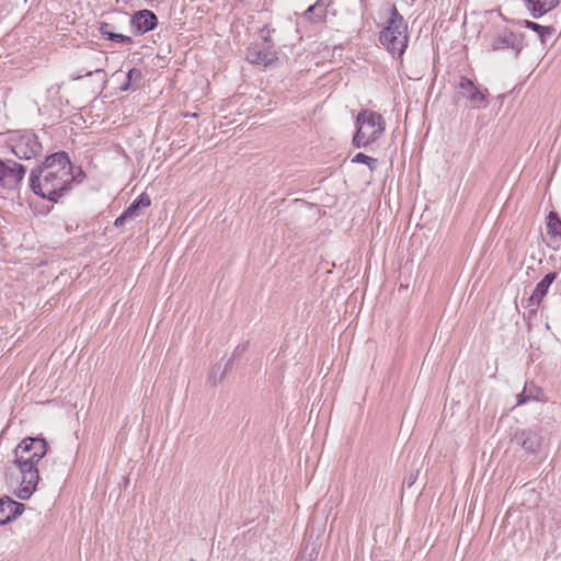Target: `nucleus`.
Segmentation results:
<instances>
[{
    "label": "nucleus",
    "instance_id": "c85d7f7f",
    "mask_svg": "<svg viewBox=\"0 0 561 561\" xmlns=\"http://www.w3.org/2000/svg\"><path fill=\"white\" fill-rule=\"evenodd\" d=\"M77 119H82L81 114H72V124H77Z\"/></svg>",
    "mask_w": 561,
    "mask_h": 561
},
{
    "label": "nucleus",
    "instance_id": "0eeeda50",
    "mask_svg": "<svg viewBox=\"0 0 561 561\" xmlns=\"http://www.w3.org/2000/svg\"><path fill=\"white\" fill-rule=\"evenodd\" d=\"M99 54L94 50L76 53L78 70L72 73V79L78 80L83 76L102 75L105 76L100 58H95Z\"/></svg>",
    "mask_w": 561,
    "mask_h": 561
},
{
    "label": "nucleus",
    "instance_id": "b1692460",
    "mask_svg": "<svg viewBox=\"0 0 561 561\" xmlns=\"http://www.w3.org/2000/svg\"><path fill=\"white\" fill-rule=\"evenodd\" d=\"M333 0H317L316 7L319 8V13L316 14L317 21H323L327 15V8L332 4Z\"/></svg>",
    "mask_w": 561,
    "mask_h": 561
},
{
    "label": "nucleus",
    "instance_id": "dca6fc26",
    "mask_svg": "<svg viewBox=\"0 0 561 561\" xmlns=\"http://www.w3.org/2000/svg\"><path fill=\"white\" fill-rule=\"evenodd\" d=\"M114 28H115L114 25L111 23H107V22L99 23V31L104 38H106L111 42L122 43V44H126V45H130L134 43V41L130 36H127V35L121 34V33H116V32H114Z\"/></svg>",
    "mask_w": 561,
    "mask_h": 561
},
{
    "label": "nucleus",
    "instance_id": "39448f33",
    "mask_svg": "<svg viewBox=\"0 0 561 561\" xmlns=\"http://www.w3.org/2000/svg\"><path fill=\"white\" fill-rule=\"evenodd\" d=\"M9 146L15 157L26 160L37 156L42 149L37 137L31 133L11 136Z\"/></svg>",
    "mask_w": 561,
    "mask_h": 561
},
{
    "label": "nucleus",
    "instance_id": "423d86ee",
    "mask_svg": "<svg viewBox=\"0 0 561 561\" xmlns=\"http://www.w3.org/2000/svg\"><path fill=\"white\" fill-rule=\"evenodd\" d=\"M457 99H466L473 108L485 107L486 90L481 91L476 83L466 77H460L456 84Z\"/></svg>",
    "mask_w": 561,
    "mask_h": 561
},
{
    "label": "nucleus",
    "instance_id": "f8f14e48",
    "mask_svg": "<svg viewBox=\"0 0 561 561\" xmlns=\"http://www.w3.org/2000/svg\"><path fill=\"white\" fill-rule=\"evenodd\" d=\"M557 278V273H548L536 286L531 296L528 298L526 308L530 309L531 313L537 311L542 298L547 295L550 285Z\"/></svg>",
    "mask_w": 561,
    "mask_h": 561
},
{
    "label": "nucleus",
    "instance_id": "9d476101",
    "mask_svg": "<svg viewBox=\"0 0 561 561\" xmlns=\"http://www.w3.org/2000/svg\"><path fill=\"white\" fill-rule=\"evenodd\" d=\"M523 48L522 41L518 35L513 32L505 31L504 33L493 36L490 39L486 50L500 51L505 49H513L515 56H518Z\"/></svg>",
    "mask_w": 561,
    "mask_h": 561
},
{
    "label": "nucleus",
    "instance_id": "f257e3e1",
    "mask_svg": "<svg viewBox=\"0 0 561 561\" xmlns=\"http://www.w3.org/2000/svg\"><path fill=\"white\" fill-rule=\"evenodd\" d=\"M47 443L41 437H25L14 449L13 463L19 470L18 488L14 494L28 500L39 482L38 463L47 454Z\"/></svg>",
    "mask_w": 561,
    "mask_h": 561
},
{
    "label": "nucleus",
    "instance_id": "f03ea898",
    "mask_svg": "<svg viewBox=\"0 0 561 561\" xmlns=\"http://www.w3.org/2000/svg\"><path fill=\"white\" fill-rule=\"evenodd\" d=\"M70 175V159L65 151L48 156L43 164L32 172L31 187L44 198L56 201L67 191Z\"/></svg>",
    "mask_w": 561,
    "mask_h": 561
},
{
    "label": "nucleus",
    "instance_id": "412c9836",
    "mask_svg": "<svg viewBox=\"0 0 561 561\" xmlns=\"http://www.w3.org/2000/svg\"><path fill=\"white\" fill-rule=\"evenodd\" d=\"M524 26L536 32L539 35L541 42H543V33H548L550 36L556 31L553 26H543V25H540L536 22L528 21V20L524 21Z\"/></svg>",
    "mask_w": 561,
    "mask_h": 561
},
{
    "label": "nucleus",
    "instance_id": "6ab92c4d",
    "mask_svg": "<svg viewBox=\"0 0 561 561\" xmlns=\"http://www.w3.org/2000/svg\"><path fill=\"white\" fill-rule=\"evenodd\" d=\"M547 231L549 234L561 237V219L554 211H550L547 217Z\"/></svg>",
    "mask_w": 561,
    "mask_h": 561
},
{
    "label": "nucleus",
    "instance_id": "7c9ffc66",
    "mask_svg": "<svg viewBox=\"0 0 561 561\" xmlns=\"http://www.w3.org/2000/svg\"><path fill=\"white\" fill-rule=\"evenodd\" d=\"M547 35H549V34H548V33H543V42H542V43H545V42H546V36H547Z\"/></svg>",
    "mask_w": 561,
    "mask_h": 561
},
{
    "label": "nucleus",
    "instance_id": "9b49d317",
    "mask_svg": "<svg viewBox=\"0 0 561 561\" xmlns=\"http://www.w3.org/2000/svg\"><path fill=\"white\" fill-rule=\"evenodd\" d=\"M158 25V16L150 10L136 11L130 18V27L135 35H142Z\"/></svg>",
    "mask_w": 561,
    "mask_h": 561
},
{
    "label": "nucleus",
    "instance_id": "7ed1b4c3",
    "mask_svg": "<svg viewBox=\"0 0 561 561\" xmlns=\"http://www.w3.org/2000/svg\"><path fill=\"white\" fill-rule=\"evenodd\" d=\"M380 43L392 55L401 58L408 47V25L396 5H391L387 25L379 35Z\"/></svg>",
    "mask_w": 561,
    "mask_h": 561
},
{
    "label": "nucleus",
    "instance_id": "f3484780",
    "mask_svg": "<svg viewBox=\"0 0 561 561\" xmlns=\"http://www.w3.org/2000/svg\"><path fill=\"white\" fill-rule=\"evenodd\" d=\"M151 204V198L148 194H140L125 210L124 213L127 215L129 219L137 217L139 210L141 208H147Z\"/></svg>",
    "mask_w": 561,
    "mask_h": 561
},
{
    "label": "nucleus",
    "instance_id": "2eb2a0df",
    "mask_svg": "<svg viewBox=\"0 0 561 561\" xmlns=\"http://www.w3.org/2000/svg\"><path fill=\"white\" fill-rule=\"evenodd\" d=\"M533 18L537 19L557 8L560 0H525Z\"/></svg>",
    "mask_w": 561,
    "mask_h": 561
},
{
    "label": "nucleus",
    "instance_id": "bb28decb",
    "mask_svg": "<svg viewBox=\"0 0 561 561\" xmlns=\"http://www.w3.org/2000/svg\"><path fill=\"white\" fill-rule=\"evenodd\" d=\"M85 178V173L82 171L81 167L72 165V183H81Z\"/></svg>",
    "mask_w": 561,
    "mask_h": 561
},
{
    "label": "nucleus",
    "instance_id": "ddd939ff",
    "mask_svg": "<svg viewBox=\"0 0 561 561\" xmlns=\"http://www.w3.org/2000/svg\"><path fill=\"white\" fill-rule=\"evenodd\" d=\"M514 440L529 454L537 453L541 445V436L535 430H523L517 432Z\"/></svg>",
    "mask_w": 561,
    "mask_h": 561
},
{
    "label": "nucleus",
    "instance_id": "c756f323",
    "mask_svg": "<svg viewBox=\"0 0 561 561\" xmlns=\"http://www.w3.org/2000/svg\"><path fill=\"white\" fill-rule=\"evenodd\" d=\"M415 481V478L410 477V480L408 481V486L410 488Z\"/></svg>",
    "mask_w": 561,
    "mask_h": 561
},
{
    "label": "nucleus",
    "instance_id": "5701e85b",
    "mask_svg": "<svg viewBox=\"0 0 561 561\" xmlns=\"http://www.w3.org/2000/svg\"><path fill=\"white\" fill-rule=\"evenodd\" d=\"M353 162L367 164L370 170H374L377 164V159L359 152L353 158Z\"/></svg>",
    "mask_w": 561,
    "mask_h": 561
},
{
    "label": "nucleus",
    "instance_id": "aec40b11",
    "mask_svg": "<svg viewBox=\"0 0 561 561\" xmlns=\"http://www.w3.org/2000/svg\"><path fill=\"white\" fill-rule=\"evenodd\" d=\"M539 392V389L530 383H526L525 387H524V390L520 394H518L517 397V404H524L526 402H528L529 400H535L537 399V393Z\"/></svg>",
    "mask_w": 561,
    "mask_h": 561
},
{
    "label": "nucleus",
    "instance_id": "4468645a",
    "mask_svg": "<svg viewBox=\"0 0 561 561\" xmlns=\"http://www.w3.org/2000/svg\"><path fill=\"white\" fill-rule=\"evenodd\" d=\"M24 511L22 503L15 502L9 496L0 497V524L4 525L20 516Z\"/></svg>",
    "mask_w": 561,
    "mask_h": 561
},
{
    "label": "nucleus",
    "instance_id": "4be33fe9",
    "mask_svg": "<svg viewBox=\"0 0 561 561\" xmlns=\"http://www.w3.org/2000/svg\"><path fill=\"white\" fill-rule=\"evenodd\" d=\"M319 556V547L316 543L306 545L302 559L306 561H316Z\"/></svg>",
    "mask_w": 561,
    "mask_h": 561
},
{
    "label": "nucleus",
    "instance_id": "6e6552de",
    "mask_svg": "<svg viewBox=\"0 0 561 561\" xmlns=\"http://www.w3.org/2000/svg\"><path fill=\"white\" fill-rule=\"evenodd\" d=\"M265 44H253L247 49L245 58L250 64L268 67L277 60V53L268 45V35L263 36Z\"/></svg>",
    "mask_w": 561,
    "mask_h": 561
},
{
    "label": "nucleus",
    "instance_id": "cd10ccee",
    "mask_svg": "<svg viewBox=\"0 0 561 561\" xmlns=\"http://www.w3.org/2000/svg\"><path fill=\"white\" fill-rule=\"evenodd\" d=\"M129 220V218L127 217V215L123 211L122 215L119 217H117L115 219V222H114V226L116 228H121L125 225V222Z\"/></svg>",
    "mask_w": 561,
    "mask_h": 561
},
{
    "label": "nucleus",
    "instance_id": "393cba45",
    "mask_svg": "<svg viewBox=\"0 0 561 561\" xmlns=\"http://www.w3.org/2000/svg\"><path fill=\"white\" fill-rule=\"evenodd\" d=\"M231 363H232V358H230V359H228V360H227V363H226V365H225V368H224L222 373L220 374L219 378H216L215 373H211V374H210V376H209L208 381H209L213 386H215V385H217L218 382H220V381L224 379V377H225V375H226V371L230 368Z\"/></svg>",
    "mask_w": 561,
    "mask_h": 561
},
{
    "label": "nucleus",
    "instance_id": "a211bd4d",
    "mask_svg": "<svg viewBox=\"0 0 561 561\" xmlns=\"http://www.w3.org/2000/svg\"><path fill=\"white\" fill-rule=\"evenodd\" d=\"M142 72L138 68H131L126 73V82L121 87L122 91H136L139 89L142 81Z\"/></svg>",
    "mask_w": 561,
    "mask_h": 561
},
{
    "label": "nucleus",
    "instance_id": "20e7f679",
    "mask_svg": "<svg viewBox=\"0 0 561 561\" xmlns=\"http://www.w3.org/2000/svg\"><path fill=\"white\" fill-rule=\"evenodd\" d=\"M356 125L357 131L353 138V145L358 148L378 140L386 129L382 115L370 110H362L358 113Z\"/></svg>",
    "mask_w": 561,
    "mask_h": 561
},
{
    "label": "nucleus",
    "instance_id": "2f4dec72",
    "mask_svg": "<svg viewBox=\"0 0 561 561\" xmlns=\"http://www.w3.org/2000/svg\"><path fill=\"white\" fill-rule=\"evenodd\" d=\"M560 238H561V236H560Z\"/></svg>",
    "mask_w": 561,
    "mask_h": 561
},
{
    "label": "nucleus",
    "instance_id": "a878e982",
    "mask_svg": "<svg viewBox=\"0 0 561 561\" xmlns=\"http://www.w3.org/2000/svg\"><path fill=\"white\" fill-rule=\"evenodd\" d=\"M319 13V8L316 7V3L310 5L305 12H304V18L313 22V23H318L319 21L314 20L316 19V14Z\"/></svg>",
    "mask_w": 561,
    "mask_h": 561
},
{
    "label": "nucleus",
    "instance_id": "1a4fd4ad",
    "mask_svg": "<svg viewBox=\"0 0 561 561\" xmlns=\"http://www.w3.org/2000/svg\"><path fill=\"white\" fill-rule=\"evenodd\" d=\"M25 174V169L18 162H5L0 159V186L14 188L19 185Z\"/></svg>",
    "mask_w": 561,
    "mask_h": 561
}]
</instances>
